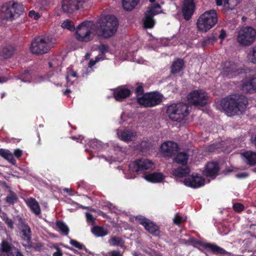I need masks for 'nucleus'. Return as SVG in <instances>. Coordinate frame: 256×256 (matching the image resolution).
Masks as SVG:
<instances>
[{"label":"nucleus","mask_w":256,"mask_h":256,"mask_svg":"<svg viewBox=\"0 0 256 256\" xmlns=\"http://www.w3.org/2000/svg\"><path fill=\"white\" fill-rule=\"evenodd\" d=\"M248 104L247 98L242 94H234L223 98L220 105L228 116H231L242 112Z\"/></svg>","instance_id":"nucleus-1"},{"label":"nucleus","mask_w":256,"mask_h":256,"mask_svg":"<svg viewBox=\"0 0 256 256\" xmlns=\"http://www.w3.org/2000/svg\"><path fill=\"white\" fill-rule=\"evenodd\" d=\"M50 33L35 38L31 42L30 48V52L36 55H42L48 53L56 42V40Z\"/></svg>","instance_id":"nucleus-2"},{"label":"nucleus","mask_w":256,"mask_h":256,"mask_svg":"<svg viewBox=\"0 0 256 256\" xmlns=\"http://www.w3.org/2000/svg\"><path fill=\"white\" fill-rule=\"evenodd\" d=\"M166 113L170 120L180 122L188 115V106L182 102L173 103L167 106Z\"/></svg>","instance_id":"nucleus-3"},{"label":"nucleus","mask_w":256,"mask_h":256,"mask_svg":"<svg viewBox=\"0 0 256 256\" xmlns=\"http://www.w3.org/2000/svg\"><path fill=\"white\" fill-rule=\"evenodd\" d=\"M163 96L159 92H146L136 98V102L144 108H152L160 104L163 99Z\"/></svg>","instance_id":"nucleus-4"},{"label":"nucleus","mask_w":256,"mask_h":256,"mask_svg":"<svg viewBox=\"0 0 256 256\" xmlns=\"http://www.w3.org/2000/svg\"><path fill=\"white\" fill-rule=\"evenodd\" d=\"M217 20L216 11L210 10L206 12L199 17L196 24L200 30L206 32L216 23Z\"/></svg>","instance_id":"nucleus-5"},{"label":"nucleus","mask_w":256,"mask_h":256,"mask_svg":"<svg viewBox=\"0 0 256 256\" xmlns=\"http://www.w3.org/2000/svg\"><path fill=\"white\" fill-rule=\"evenodd\" d=\"M190 104L196 107H204L208 104V94L202 89L194 90L187 96Z\"/></svg>","instance_id":"nucleus-6"},{"label":"nucleus","mask_w":256,"mask_h":256,"mask_svg":"<svg viewBox=\"0 0 256 256\" xmlns=\"http://www.w3.org/2000/svg\"><path fill=\"white\" fill-rule=\"evenodd\" d=\"M99 32H116L118 28V21L114 16L107 15L98 20Z\"/></svg>","instance_id":"nucleus-7"},{"label":"nucleus","mask_w":256,"mask_h":256,"mask_svg":"<svg viewBox=\"0 0 256 256\" xmlns=\"http://www.w3.org/2000/svg\"><path fill=\"white\" fill-rule=\"evenodd\" d=\"M115 33H74L76 38L79 42H88L92 40L102 42L104 39H108L114 36Z\"/></svg>","instance_id":"nucleus-8"},{"label":"nucleus","mask_w":256,"mask_h":256,"mask_svg":"<svg viewBox=\"0 0 256 256\" xmlns=\"http://www.w3.org/2000/svg\"><path fill=\"white\" fill-rule=\"evenodd\" d=\"M162 12L161 7L158 4H153L148 8L145 13L144 26L145 28H152L154 24L153 17Z\"/></svg>","instance_id":"nucleus-9"},{"label":"nucleus","mask_w":256,"mask_h":256,"mask_svg":"<svg viewBox=\"0 0 256 256\" xmlns=\"http://www.w3.org/2000/svg\"><path fill=\"white\" fill-rule=\"evenodd\" d=\"M154 166V163L146 158L137 159L129 164L130 168L137 173H142L146 170L152 169Z\"/></svg>","instance_id":"nucleus-10"},{"label":"nucleus","mask_w":256,"mask_h":256,"mask_svg":"<svg viewBox=\"0 0 256 256\" xmlns=\"http://www.w3.org/2000/svg\"><path fill=\"white\" fill-rule=\"evenodd\" d=\"M195 244L203 248L208 252H210L214 254L221 256H226V255L230 256V252L214 243L204 242L201 240H197L195 242Z\"/></svg>","instance_id":"nucleus-11"},{"label":"nucleus","mask_w":256,"mask_h":256,"mask_svg":"<svg viewBox=\"0 0 256 256\" xmlns=\"http://www.w3.org/2000/svg\"><path fill=\"white\" fill-rule=\"evenodd\" d=\"M179 149L177 143L168 141L163 143L160 146L161 152L166 158H172L178 152Z\"/></svg>","instance_id":"nucleus-12"},{"label":"nucleus","mask_w":256,"mask_h":256,"mask_svg":"<svg viewBox=\"0 0 256 256\" xmlns=\"http://www.w3.org/2000/svg\"><path fill=\"white\" fill-rule=\"evenodd\" d=\"M84 2V0H62V10L64 12L72 13L82 7Z\"/></svg>","instance_id":"nucleus-13"},{"label":"nucleus","mask_w":256,"mask_h":256,"mask_svg":"<svg viewBox=\"0 0 256 256\" xmlns=\"http://www.w3.org/2000/svg\"><path fill=\"white\" fill-rule=\"evenodd\" d=\"M99 32L98 21L95 24L93 21L85 20L76 27V32Z\"/></svg>","instance_id":"nucleus-14"},{"label":"nucleus","mask_w":256,"mask_h":256,"mask_svg":"<svg viewBox=\"0 0 256 256\" xmlns=\"http://www.w3.org/2000/svg\"><path fill=\"white\" fill-rule=\"evenodd\" d=\"M237 42L240 46H248L252 45L256 39V33H238Z\"/></svg>","instance_id":"nucleus-15"},{"label":"nucleus","mask_w":256,"mask_h":256,"mask_svg":"<svg viewBox=\"0 0 256 256\" xmlns=\"http://www.w3.org/2000/svg\"><path fill=\"white\" fill-rule=\"evenodd\" d=\"M184 183L187 186L196 188L204 186V180L198 174H192L185 178Z\"/></svg>","instance_id":"nucleus-16"},{"label":"nucleus","mask_w":256,"mask_h":256,"mask_svg":"<svg viewBox=\"0 0 256 256\" xmlns=\"http://www.w3.org/2000/svg\"><path fill=\"white\" fill-rule=\"evenodd\" d=\"M220 166L217 162H208L205 166L203 174L206 177L214 179L218 175Z\"/></svg>","instance_id":"nucleus-17"},{"label":"nucleus","mask_w":256,"mask_h":256,"mask_svg":"<svg viewBox=\"0 0 256 256\" xmlns=\"http://www.w3.org/2000/svg\"><path fill=\"white\" fill-rule=\"evenodd\" d=\"M222 74L229 78L236 76L238 72V67L236 63L232 62H226L222 66Z\"/></svg>","instance_id":"nucleus-18"},{"label":"nucleus","mask_w":256,"mask_h":256,"mask_svg":"<svg viewBox=\"0 0 256 256\" xmlns=\"http://www.w3.org/2000/svg\"><path fill=\"white\" fill-rule=\"evenodd\" d=\"M194 4L193 0H184L182 7V14L184 18L189 20L194 13Z\"/></svg>","instance_id":"nucleus-19"},{"label":"nucleus","mask_w":256,"mask_h":256,"mask_svg":"<svg viewBox=\"0 0 256 256\" xmlns=\"http://www.w3.org/2000/svg\"><path fill=\"white\" fill-rule=\"evenodd\" d=\"M11 6H12V2H8L2 6L1 16L4 19L12 20L14 18V14Z\"/></svg>","instance_id":"nucleus-20"},{"label":"nucleus","mask_w":256,"mask_h":256,"mask_svg":"<svg viewBox=\"0 0 256 256\" xmlns=\"http://www.w3.org/2000/svg\"><path fill=\"white\" fill-rule=\"evenodd\" d=\"M184 68V62L182 58H176L170 66V72L172 74L179 73Z\"/></svg>","instance_id":"nucleus-21"},{"label":"nucleus","mask_w":256,"mask_h":256,"mask_svg":"<svg viewBox=\"0 0 256 256\" xmlns=\"http://www.w3.org/2000/svg\"><path fill=\"white\" fill-rule=\"evenodd\" d=\"M131 92L127 88L118 89L114 92V96L117 101H122L123 100L130 96Z\"/></svg>","instance_id":"nucleus-22"},{"label":"nucleus","mask_w":256,"mask_h":256,"mask_svg":"<svg viewBox=\"0 0 256 256\" xmlns=\"http://www.w3.org/2000/svg\"><path fill=\"white\" fill-rule=\"evenodd\" d=\"M26 204L32 212L36 216H38L41 214L40 204L35 198H30L27 200Z\"/></svg>","instance_id":"nucleus-23"},{"label":"nucleus","mask_w":256,"mask_h":256,"mask_svg":"<svg viewBox=\"0 0 256 256\" xmlns=\"http://www.w3.org/2000/svg\"><path fill=\"white\" fill-rule=\"evenodd\" d=\"M217 6L223 5L226 10H233L238 5L240 0H216Z\"/></svg>","instance_id":"nucleus-24"},{"label":"nucleus","mask_w":256,"mask_h":256,"mask_svg":"<svg viewBox=\"0 0 256 256\" xmlns=\"http://www.w3.org/2000/svg\"><path fill=\"white\" fill-rule=\"evenodd\" d=\"M120 139L126 142L134 140L137 136L136 132L130 130H123L120 134Z\"/></svg>","instance_id":"nucleus-25"},{"label":"nucleus","mask_w":256,"mask_h":256,"mask_svg":"<svg viewBox=\"0 0 256 256\" xmlns=\"http://www.w3.org/2000/svg\"><path fill=\"white\" fill-rule=\"evenodd\" d=\"M22 234V240L26 242L28 245H24L25 247L28 248H32V246L30 245L31 242L32 231L29 226H25L24 227L20 228Z\"/></svg>","instance_id":"nucleus-26"},{"label":"nucleus","mask_w":256,"mask_h":256,"mask_svg":"<svg viewBox=\"0 0 256 256\" xmlns=\"http://www.w3.org/2000/svg\"><path fill=\"white\" fill-rule=\"evenodd\" d=\"M15 48L12 45L4 46L0 51V57L3 59L10 58L14 53Z\"/></svg>","instance_id":"nucleus-27"},{"label":"nucleus","mask_w":256,"mask_h":256,"mask_svg":"<svg viewBox=\"0 0 256 256\" xmlns=\"http://www.w3.org/2000/svg\"><path fill=\"white\" fill-rule=\"evenodd\" d=\"M184 167L178 166L172 170V174L178 178H182L186 176L190 172V169L186 165Z\"/></svg>","instance_id":"nucleus-28"},{"label":"nucleus","mask_w":256,"mask_h":256,"mask_svg":"<svg viewBox=\"0 0 256 256\" xmlns=\"http://www.w3.org/2000/svg\"><path fill=\"white\" fill-rule=\"evenodd\" d=\"M242 90L251 93L256 90V77L244 82L242 85Z\"/></svg>","instance_id":"nucleus-29"},{"label":"nucleus","mask_w":256,"mask_h":256,"mask_svg":"<svg viewBox=\"0 0 256 256\" xmlns=\"http://www.w3.org/2000/svg\"><path fill=\"white\" fill-rule=\"evenodd\" d=\"M164 178L162 174L160 172H153L150 174L146 175L145 178L148 182L158 183L162 182Z\"/></svg>","instance_id":"nucleus-30"},{"label":"nucleus","mask_w":256,"mask_h":256,"mask_svg":"<svg viewBox=\"0 0 256 256\" xmlns=\"http://www.w3.org/2000/svg\"><path fill=\"white\" fill-rule=\"evenodd\" d=\"M188 158V155L185 152H178L176 156L174 158L173 162L181 164L182 166L187 164Z\"/></svg>","instance_id":"nucleus-31"},{"label":"nucleus","mask_w":256,"mask_h":256,"mask_svg":"<svg viewBox=\"0 0 256 256\" xmlns=\"http://www.w3.org/2000/svg\"><path fill=\"white\" fill-rule=\"evenodd\" d=\"M246 160V163L250 166L256 164V152L252 151H246L242 154Z\"/></svg>","instance_id":"nucleus-32"},{"label":"nucleus","mask_w":256,"mask_h":256,"mask_svg":"<svg viewBox=\"0 0 256 256\" xmlns=\"http://www.w3.org/2000/svg\"><path fill=\"white\" fill-rule=\"evenodd\" d=\"M0 156L8 161L13 165H16V161L14 154L8 150L0 148Z\"/></svg>","instance_id":"nucleus-33"},{"label":"nucleus","mask_w":256,"mask_h":256,"mask_svg":"<svg viewBox=\"0 0 256 256\" xmlns=\"http://www.w3.org/2000/svg\"><path fill=\"white\" fill-rule=\"evenodd\" d=\"M145 230L154 236H160V231L159 226L154 222L150 220L148 226L144 228Z\"/></svg>","instance_id":"nucleus-34"},{"label":"nucleus","mask_w":256,"mask_h":256,"mask_svg":"<svg viewBox=\"0 0 256 256\" xmlns=\"http://www.w3.org/2000/svg\"><path fill=\"white\" fill-rule=\"evenodd\" d=\"M91 232L97 237H103L108 234V231L106 228L98 226H93L91 230Z\"/></svg>","instance_id":"nucleus-35"},{"label":"nucleus","mask_w":256,"mask_h":256,"mask_svg":"<svg viewBox=\"0 0 256 256\" xmlns=\"http://www.w3.org/2000/svg\"><path fill=\"white\" fill-rule=\"evenodd\" d=\"M140 0H122L123 8L126 11L132 10L137 5Z\"/></svg>","instance_id":"nucleus-36"},{"label":"nucleus","mask_w":256,"mask_h":256,"mask_svg":"<svg viewBox=\"0 0 256 256\" xmlns=\"http://www.w3.org/2000/svg\"><path fill=\"white\" fill-rule=\"evenodd\" d=\"M11 7L12 8L13 13L14 14V18L22 14L24 12V8L22 6L18 3H15L12 2Z\"/></svg>","instance_id":"nucleus-37"},{"label":"nucleus","mask_w":256,"mask_h":256,"mask_svg":"<svg viewBox=\"0 0 256 256\" xmlns=\"http://www.w3.org/2000/svg\"><path fill=\"white\" fill-rule=\"evenodd\" d=\"M61 26L64 30L70 31L71 32H76V27H75L73 22L70 20H64L61 24Z\"/></svg>","instance_id":"nucleus-38"},{"label":"nucleus","mask_w":256,"mask_h":256,"mask_svg":"<svg viewBox=\"0 0 256 256\" xmlns=\"http://www.w3.org/2000/svg\"><path fill=\"white\" fill-rule=\"evenodd\" d=\"M108 243L110 246H122L124 242L120 237L113 236L108 240Z\"/></svg>","instance_id":"nucleus-39"},{"label":"nucleus","mask_w":256,"mask_h":256,"mask_svg":"<svg viewBox=\"0 0 256 256\" xmlns=\"http://www.w3.org/2000/svg\"><path fill=\"white\" fill-rule=\"evenodd\" d=\"M247 58L250 62L256 64V45L253 46L249 51Z\"/></svg>","instance_id":"nucleus-40"},{"label":"nucleus","mask_w":256,"mask_h":256,"mask_svg":"<svg viewBox=\"0 0 256 256\" xmlns=\"http://www.w3.org/2000/svg\"><path fill=\"white\" fill-rule=\"evenodd\" d=\"M90 146L93 149L97 151L102 150L104 147L105 146L102 142L97 140H92L90 142Z\"/></svg>","instance_id":"nucleus-41"},{"label":"nucleus","mask_w":256,"mask_h":256,"mask_svg":"<svg viewBox=\"0 0 256 256\" xmlns=\"http://www.w3.org/2000/svg\"><path fill=\"white\" fill-rule=\"evenodd\" d=\"M56 226L64 234L67 235L68 234L69 228L63 222L57 221Z\"/></svg>","instance_id":"nucleus-42"},{"label":"nucleus","mask_w":256,"mask_h":256,"mask_svg":"<svg viewBox=\"0 0 256 256\" xmlns=\"http://www.w3.org/2000/svg\"><path fill=\"white\" fill-rule=\"evenodd\" d=\"M6 200L7 203L13 204L17 202L18 198L14 192L10 191V194L6 197Z\"/></svg>","instance_id":"nucleus-43"},{"label":"nucleus","mask_w":256,"mask_h":256,"mask_svg":"<svg viewBox=\"0 0 256 256\" xmlns=\"http://www.w3.org/2000/svg\"><path fill=\"white\" fill-rule=\"evenodd\" d=\"M136 220L142 225L144 228L148 226V224L150 221V220L142 216H138L135 218Z\"/></svg>","instance_id":"nucleus-44"},{"label":"nucleus","mask_w":256,"mask_h":256,"mask_svg":"<svg viewBox=\"0 0 256 256\" xmlns=\"http://www.w3.org/2000/svg\"><path fill=\"white\" fill-rule=\"evenodd\" d=\"M216 40V37L215 36H212V37H208L206 38H204L202 42V46L205 47L210 44H213L214 43Z\"/></svg>","instance_id":"nucleus-45"},{"label":"nucleus","mask_w":256,"mask_h":256,"mask_svg":"<svg viewBox=\"0 0 256 256\" xmlns=\"http://www.w3.org/2000/svg\"><path fill=\"white\" fill-rule=\"evenodd\" d=\"M98 50L101 55H104L110 50V47L108 45L100 44L98 46Z\"/></svg>","instance_id":"nucleus-46"},{"label":"nucleus","mask_w":256,"mask_h":256,"mask_svg":"<svg viewBox=\"0 0 256 256\" xmlns=\"http://www.w3.org/2000/svg\"><path fill=\"white\" fill-rule=\"evenodd\" d=\"M2 251L8 252L11 250L12 247L10 244L6 240H3L1 244Z\"/></svg>","instance_id":"nucleus-47"},{"label":"nucleus","mask_w":256,"mask_h":256,"mask_svg":"<svg viewBox=\"0 0 256 256\" xmlns=\"http://www.w3.org/2000/svg\"><path fill=\"white\" fill-rule=\"evenodd\" d=\"M134 93L136 94V98L138 97H140V96H143L144 94V84L142 83H140L135 89Z\"/></svg>","instance_id":"nucleus-48"},{"label":"nucleus","mask_w":256,"mask_h":256,"mask_svg":"<svg viewBox=\"0 0 256 256\" xmlns=\"http://www.w3.org/2000/svg\"><path fill=\"white\" fill-rule=\"evenodd\" d=\"M150 144L148 141L143 140L140 144V149L142 152H146L150 148Z\"/></svg>","instance_id":"nucleus-49"},{"label":"nucleus","mask_w":256,"mask_h":256,"mask_svg":"<svg viewBox=\"0 0 256 256\" xmlns=\"http://www.w3.org/2000/svg\"><path fill=\"white\" fill-rule=\"evenodd\" d=\"M70 76L74 77V78H77L78 75H77L76 72L75 71H74L72 68H68L67 69V74L66 76V80L68 83V82L70 80L69 78Z\"/></svg>","instance_id":"nucleus-50"},{"label":"nucleus","mask_w":256,"mask_h":256,"mask_svg":"<svg viewBox=\"0 0 256 256\" xmlns=\"http://www.w3.org/2000/svg\"><path fill=\"white\" fill-rule=\"evenodd\" d=\"M70 244L74 246L76 248H78L79 250H86V248L82 244L78 242V241L74 240H70Z\"/></svg>","instance_id":"nucleus-51"},{"label":"nucleus","mask_w":256,"mask_h":256,"mask_svg":"<svg viewBox=\"0 0 256 256\" xmlns=\"http://www.w3.org/2000/svg\"><path fill=\"white\" fill-rule=\"evenodd\" d=\"M232 208L235 212H240L244 210V206L240 203L236 202L233 204Z\"/></svg>","instance_id":"nucleus-52"},{"label":"nucleus","mask_w":256,"mask_h":256,"mask_svg":"<svg viewBox=\"0 0 256 256\" xmlns=\"http://www.w3.org/2000/svg\"><path fill=\"white\" fill-rule=\"evenodd\" d=\"M156 40L158 41V43L160 44L162 46H167L170 43V40L168 38H160V39H156Z\"/></svg>","instance_id":"nucleus-53"},{"label":"nucleus","mask_w":256,"mask_h":256,"mask_svg":"<svg viewBox=\"0 0 256 256\" xmlns=\"http://www.w3.org/2000/svg\"><path fill=\"white\" fill-rule=\"evenodd\" d=\"M256 32V30L251 26H242L240 32Z\"/></svg>","instance_id":"nucleus-54"},{"label":"nucleus","mask_w":256,"mask_h":256,"mask_svg":"<svg viewBox=\"0 0 256 256\" xmlns=\"http://www.w3.org/2000/svg\"><path fill=\"white\" fill-rule=\"evenodd\" d=\"M58 62L57 60L53 59L48 63L49 68L56 69L58 66Z\"/></svg>","instance_id":"nucleus-55"},{"label":"nucleus","mask_w":256,"mask_h":256,"mask_svg":"<svg viewBox=\"0 0 256 256\" xmlns=\"http://www.w3.org/2000/svg\"><path fill=\"white\" fill-rule=\"evenodd\" d=\"M174 223L176 225H179L182 222V218L181 216H180L178 214H176L174 216V217L173 219Z\"/></svg>","instance_id":"nucleus-56"},{"label":"nucleus","mask_w":256,"mask_h":256,"mask_svg":"<svg viewBox=\"0 0 256 256\" xmlns=\"http://www.w3.org/2000/svg\"><path fill=\"white\" fill-rule=\"evenodd\" d=\"M86 220L88 222L92 223V224H94L95 223L94 222V218L92 215L89 213V212H86Z\"/></svg>","instance_id":"nucleus-57"},{"label":"nucleus","mask_w":256,"mask_h":256,"mask_svg":"<svg viewBox=\"0 0 256 256\" xmlns=\"http://www.w3.org/2000/svg\"><path fill=\"white\" fill-rule=\"evenodd\" d=\"M4 222L9 228L10 229L14 228V222L12 220L9 218H6Z\"/></svg>","instance_id":"nucleus-58"},{"label":"nucleus","mask_w":256,"mask_h":256,"mask_svg":"<svg viewBox=\"0 0 256 256\" xmlns=\"http://www.w3.org/2000/svg\"><path fill=\"white\" fill-rule=\"evenodd\" d=\"M28 16L31 18H34L36 20H38L40 16L38 13L36 12L34 10H31L29 12Z\"/></svg>","instance_id":"nucleus-59"},{"label":"nucleus","mask_w":256,"mask_h":256,"mask_svg":"<svg viewBox=\"0 0 256 256\" xmlns=\"http://www.w3.org/2000/svg\"><path fill=\"white\" fill-rule=\"evenodd\" d=\"M13 154L17 158H20L22 154V151L18 148L14 150V154Z\"/></svg>","instance_id":"nucleus-60"},{"label":"nucleus","mask_w":256,"mask_h":256,"mask_svg":"<svg viewBox=\"0 0 256 256\" xmlns=\"http://www.w3.org/2000/svg\"><path fill=\"white\" fill-rule=\"evenodd\" d=\"M54 248L56 249L57 251L54 252L52 254L53 256H62V253L60 248L58 246H56Z\"/></svg>","instance_id":"nucleus-61"},{"label":"nucleus","mask_w":256,"mask_h":256,"mask_svg":"<svg viewBox=\"0 0 256 256\" xmlns=\"http://www.w3.org/2000/svg\"><path fill=\"white\" fill-rule=\"evenodd\" d=\"M18 225L20 229L24 227L25 226H28V224L25 223L24 221L21 217L18 218Z\"/></svg>","instance_id":"nucleus-62"},{"label":"nucleus","mask_w":256,"mask_h":256,"mask_svg":"<svg viewBox=\"0 0 256 256\" xmlns=\"http://www.w3.org/2000/svg\"><path fill=\"white\" fill-rule=\"evenodd\" d=\"M100 60H103V59L100 58L96 57V60H90V61L89 62V64H88L89 67H92L96 64V62Z\"/></svg>","instance_id":"nucleus-63"},{"label":"nucleus","mask_w":256,"mask_h":256,"mask_svg":"<svg viewBox=\"0 0 256 256\" xmlns=\"http://www.w3.org/2000/svg\"><path fill=\"white\" fill-rule=\"evenodd\" d=\"M111 256H122V254L118 250H114L110 252Z\"/></svg>","instance_id":"nucleus-64"}]
</instances>
